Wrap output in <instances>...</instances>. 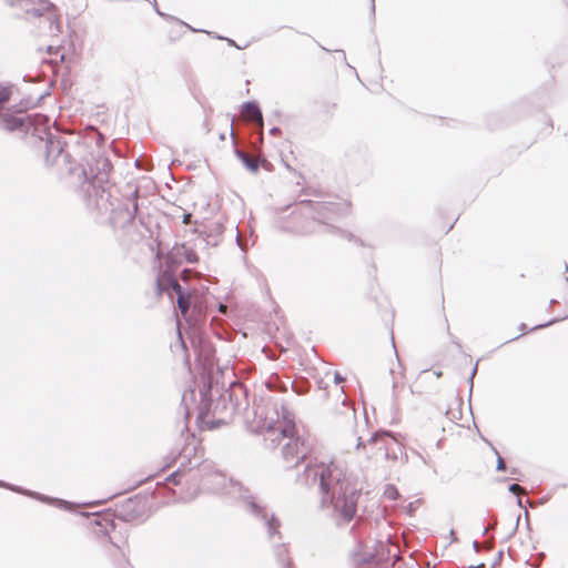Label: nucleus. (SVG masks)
Returning <instances> with one entry per match:
<instances>
[{
    "mask_svg": "<svg viewBox=\"0 0 568 568\" xmlns=\"http://www.w3.org/2000/svg\"><path fill=\"white\" fill-rule=\"evenodd\" d=\"M97 164L101 166V172L95 176H91L90 182L93 185L101 186L103 183L108 182L111 164L108 160H98Z\"/></svg>",
    "mask_w": 568,
    "mask_h": 568,
    "instance_id": "nucleus-6",
    "label": "nucleus"
},
{
    "mask_svg": "<svg viewBox=\"0 0 568 568\" xmlns=\"http://www.w3.org/2000/svg\"><path fill=\"white\" fill-rule=\"evenodd\" d=\"M16 122L19 124V125H22L23 124V121L22 119H17Z\"/></svg>",
    "mask_w": 568,
    "mask_h": 568,
    "instance_id": "nucleus-22",
    "label": "nucleus"
},
{
    "mask_svg": "<svg viewBox=\"0 0 568 568\" xmlns=\"http://www.w3.org/2000/svg\"><path fill=\"white\" fill-rule=\"evenodd\" d=\"M176 281V277L171 270L162 271L156 278L158 295L169 292L170 287Z\"/></svg>",
    "mask_w": 568,
    "mask_h": 568,
    "instance_id": "nucleus-4",
    "label": "nucleus"
},
{
    "mask_svg": "<svg viewBox=\"0 0 568 568\" xmlns=\"http://www.w3.org/2000/svg\"><path fill=\"white\" fill-rule=\"evenodd\" d=\"M510 490L514 491V493H517V491H521L523 488L518 484H513L510 486Z\"/></svg>",
    "mask_w": 568,
    "mask_h": 568,
    "instance_id": "nucleus-19",
    "label": "nucleus"
},
{
    "mask_svg": "<svg viewBox=\"0 0 568 568\" xmlns=\"http://www.w3.org/2000/svg\"><path fill=\"white\" fill-rule=\"evenodd\" d=\"M191 297H192L191 293L180 294V296L178 297V307L183 317L186 316L187 311L190 308Z\"/></svg>",
    "mask_w": 568,
    "mask_h": 568,
    "instance_id": "nucleus-10",
    "label": "nucleus"
},
{
    "mask_svg": "<svg viewBox=\"0 0 568 568\" xmlns=\"http://www.w3.org/2000/svg\"><path fill=\"white\" fill-rule=\"evenodd\" d=\"M497 469L499 471H504L506 469V465H505V462L501 456H498V459H497Z\"/></svg>",
    "mask_w": 568,
    "mask_h": 568,
    "instance_id": "nucleus-16",
    "label": "nucleus"
},
{
    "mask_svg": "<svg viewBox=\"0 0 568 568\" xmlns=\"http://www.w3.org/2000/svg\"><path fill=\"white\" fill-rule=\"evenodd\" d=\"M314 212V219L317 221H322V219L326 217L327 213L333 212V204H318Z\"/></svg>",
    "mask_w": 568,
    "mask_h": 568,
    "instance_id": "nucleus-12",
    "label": "nucleus"
},
{
    "mask_svg": "<svg viewBox=\"0 0 568 568\" xmlns=\"http://www.w3.org/2000/svg\"><path fill=\"white\" fill-rule=\"evenodd\" d=\"M267 437L272 443L277 442L282 445V458L284 467L291 468L297 466L304 460L310 452L308 444L294 436L293 427L274 426L267 432Z\"/></svg>",
    "mask_w": 568,
    "mask_h": 568,
    "instance_id": "nucleus-2",
    "label": "nucleus"
},
{
    "mask_svg": "<svg viewBox=\"0 0 568 568\" xmlns=\"http://www.w3.org/2000/svg\"><path fill=\"white\" fill-rule=\"evenodd\" d=\"M183 29V24L180 21H171L165 27V32L169 34L170 40L174 41L179 37V31Z\"/></svg>",
    "mask_w": 568,
    "mask_h": 568,
    "instance_id": "nucleus-11",
    "label": "nucleus"
},
{
    "mask_svg": "<svg viewBox=\"0 0 568 568\" xmlns=\"http://www.w3.org/2000/svg\"><path fill=\"white\" fill-rule=\"evenodd\" d=\"M241 116L246 121L260 124L263 121L260 108L253 102H247L242 106Z\"/></svg>",
    "mask_w": 568,
    "mask_h": 568,
    "instance_id": "nucleus-5",
    "label": "nucleus"
},
{
    "mask_svg": "<svg viewBox=\"0 0 568 568\" xmlns=\"http://www.w3.org/2000/svg\"><path fill=\"white\" fill-rule=\"evenodd\" d=\"M240 156L242 158L244 164L246 168H248L251 171H256L258 168L257 160L253 156H250L245 153H240Z\"/></svg>",
    "mask_w": 568,
    "mask_h": 568,
    "instance_id": "nucleus-13",
    "label": "nucleus"
},
{
    "mask_svg": "<svg viewBox=\"0 0 568 568\" xmlns=\"http://www.w3.org/2000/svg\"><path fill=\"white\" fill-rule=\"evenodd\" d=\"M190 276H191V271L190 270H184L181 274V277L183 281H189L190 280Z\"/></svg>",
    "mask_w": 568,
    "mask_h": 568,
    "instance_id": "nucleus-17",
    "label": "nucleus"
},
{
    "mask_svg": "<svg viewBox=\"0 0 568 568\" xmlns=\"http://www.w3.org/2000/svg\"><path fill=\"white\" fill-rule=\"evenodd\" d=\"M191 217H192V214L191 213H185L183 215V223L184 224H190L191 223Z\"/></svg>",
    "mask_w": 568,
    "mask_h": 568,
    "instance_id": "nucleus-18",
    "label": "nucleus"
},
{
    "mask_svg": "<svg viewBox=\"0 0 568 568\" xmlns=\"http://www.w3.org/2000/svg\"><path fill=\"white\" fill-rule=\"evenodd\" d=\"M402 384H403V383L395 382V383H394V387H395V388H397V387H399Z\"/></svg>",
    "mask_w": 568,
    "mask_h": 568,
    "instance_id": "nucleus-23",
    "label": "nucleus"
},
{
    "mask_svg": "<svg viewBox=\"0 0 568 568\" xmlns=\"http://www.w3.org/2000/svg\"><path fill=\"white\" fill-rule=\"evenodd\" d=\"M11 97V89L9 87L0 85V106L9 101Z\"/></svg>",
    "mask_w": 568,
    "mask_h": 568,
    "instance_id": "nucleus-14",
    "label": "nucleus"
},
{
    "mask_svg": "<svg viewBox=\"0 0 568 568\" xmlns=\"http://www.w3.org/2000/svg\"><path fill=\"white\" fill-rule=\"evenodd\" d=\"M305 478L308 484L320 486L323 501L331 503L346 520L354 517L359 493L333 462L315 458L307 464Z\"/></svg>",
    "mask_w": 568,
    "mask_h": 568,
    "instance_id": "nucleus-1",
    "label": "nucleus"
},
{
    "mask_svg": "<svg viewBox=\"0 0 568 568\" xmlns=\"http://www.w3.org/2000/svg\"><path fill=\"white\" fill-rule=\"evenodd\" d=\"M230 135L233 138V133L231 129L225 128L223 132H217L214 129L210 130V146L213 150H217L220 146V142H223L226 140V135Z\"/></svg>",
    "mask_w": 568,
    "mask_h": 568,
    "instance_id": "nucleus-7",
    "label": "nucleus"
},
{
    "mask_svg": "<svg viewBox=\"0 0 568 568\" xmlns=\"http://www.w3.org/2000/svg\"><path fill=\"white\" fill-rule=\"evenodd\" d=\"M47 52L50 55H54L50 59V63L58 64L65 61V54L61 52L60 47L48 45Z\"/></svg>",
    "mask_w": 568,
    "mask_h": 568,
    "instance_id": "nucleus-9",
    "label": "nucleus"
},
{
    "mask_svg": "<svg viewBox=\"0 0 568 568\" xmlns=\"http://www.w3.org/2000/svg\"><path fill=\"white\" fill-rule=\"evenodd\" d=\"M48 26L52 36H57L60 32V23L51 14L41 16L39 18V27L43 28Z\"/></svg>",
    "mask_w": 568,
    "mask_h": 568,
    "instance_id": "nucleus-8",
    "label": "nucleus"
},
{
    "mask_svg": "<svg viewBox=\"0 0 568 568\" xmlns=\"http://www.w3.org/2000/svg\"><path fill=\"white\" fill-rule=\"evenodd\" d=\"M173 290L176 294H178V297L180 296V294H185L183 291H182V287L181 285L179 284L178 280L173 283V285L170 287V290Z\"/></svg>",
    "mask_w": 568,
    "mask_h": 568,
    "instance_id": "nucleus-15",
    "label": "nucleus"
},
{
    "mask_svg": "<svg viewBox=\"0 0 568 568\" xmlns=\"http://www.w3.org/2000/svg\"><path fill=\"white\" fill-rule=\"evenodd\" d=\"M226 308H227L226 305L221 304L219 310L221 313H225Z\"/></svg>",
    "mask_w": 568,
    "mask_h": 568,
    "instance_id": "nucleus-21",
    "label": "nucleus"
},
{
    "mask_svg": "<svg viewBox=\"0 0 568 568\" xmlns=\"http://www.w3.org/2000/svg\"><path fill=\"white\" fill-rule=\"evenodd\" d=\"M134 505H135V501H133V500L129 499V500L123 505V507H124V508H128V509H131V508H133V506H134Z\"/></svg>",
    "mask_w": 568,
    "mask_h": 568,
    "instance_id": "nucleus-20",
    "label": "nucleus"
},
{
    "mask_svg": "<svg viewBox=\"0 0 568 568\" xmlns=\"http://www.w3.org/2000/svg\"><path fill=\"white\" fill-rule=\"evenodd\" d=\"M394 443V438L387 434H375L371 437L367 443H363L361 438H358L356 444V450L365 449L366 447L371 448V454L366 456L368 460L378 459L379 457L387 459L388 457V447Z\"/></svg>",
    "mask_w": 568,
    "mask_h": 568,
    "instance_id": "nucleus-3",
    "label": "nucleus"
}]
</instances>
